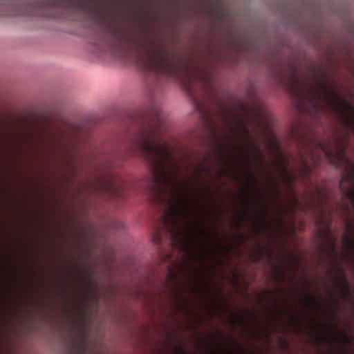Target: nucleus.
I'll return each mask as SVG.
<instances>
[{
  "label": "nucleus",
  "instance_id": "obj_5",
  "mask_svg": "<svg viewBox=\"0 0 354 354\" xmlns=\"http://www.w3.org/2000/svg\"><path fill=\"white\" fill-rule=\"evenodd\" d=\"M279 159L281 162L280 164L281 180L286 185L291 187L293 180L297 178V174L295 171L289 172L286 167L285 163L288 162V160L283 154L279 155Z\"/></svg>",
  "mask_w": 354,
  "mask_h": 354
},
{
  "label": "nucleus",
  "instance_id": "obj_9",
  "mask_svg": "<svg viewBox=\"0 0 354 354\" xmlns=\"http://www.w3.org/2000/svg\"><path fill=\"white\" fill-rule=\"evenodd\" d=\"M205 171V167L203 165H198L193 171V176L195 178L197 185L199 184V180L202 178V175Z\"/></svg>",
  "mask_w": 354,
  "mask_h": 354
},
{
  "label": "nucleus",
  "instance_id": "obj_10",
  "mask_svg": "<svg viewBox=\"0 0 354 354\" xmlns=\"http://www.w3.org/2000/svg\"><path fill=\"white\" fill-rule=\"evenodd\" d=\"M252 150L256 154L257 158H258V160L260 162L261 167L263 168V157L261 154V152L259 148L258 147V146L256 144H252Z\"/></svg>",
  "mask_w": 354,
  "mask_h": 354
},
{
  "label": "nucleus",
  "instance_id": "obj_2",
  "mask_svg": "<svg viewBox=\"0 0 354 354\" xmlns=\"http://www.w3.org/2000/svg\"><path fill=\"white\" fill-rule=\"evenodd\" d=\"M165 130L162 110L153 105L138 124L122 156L123 158L139 156L146 161L151 175L150 194L154 201L166 206L160 217L162 228L170 235L172 245H179L180 250H185L189 245L187 235L182 234L179 219H187L191 202L188 195L176 187L175 177L179 166L168 142L162 138Z\"/></svg>",
  "mask_w": 354,
  "mask_h": 354
},
{
  "label": "nucleus",
  "instance_id": "obj_25",
  "mask_svg": "<svg viewBox=\"0 0 354 354\" xmlns=\"http://www.w3.org/2000/svg\"><path fill=\"white\" fill-rule=\"evenodd\" d=\"M330 342H335V337H331V338L330 339Z\"/></svg>",
  "mask_w": 354,
  "mask_h": 354
},
{
  "label": "nucleus",
  "instance_id": "obj_18",
  "mask_svg": "<svg viewBox=\"0 0 354 354\" xmlns=\"http://www.w3.org/2000/svg\"><path fill=\"white\" fill-rule=\"evenodd\" d=\"M293 203L294 205L295 206V208L301 209L302 207L301 203L298 202L296 199L293 201Z\"/></svg>",
  "mask_w": 354,
  "mask_h": 354
},
{
  "label": "nucleus",
  "instance_id": "obj_1",
  "mask_svg": "<svg viewBox=\"0 0 354 354\" xmlns=\"http://www.w3.org/2000/svg\"><path fill=\"white\" fill-rule=\"evenodd\" d=\"M292 94L299 97H306L318 114L333 113L339 122L342 132H335L327 143L314 139L308 143H304V151L299 149V174L308 178L313 168L308 164L304 155L311 159L313 167L325 160L335 167L342 170L339 187L345 198L354 207V162L346 156V149L348 145V136H354V93L348 92L349 100L342 98L335 90H290ZM308 207L316 212L320 222H325L327 217L331 216L334 212H340L344 217L347 231L354 232V224L348 218L350 213L348 204L337 202L335 206L331 204L327 192L316 186L314 193H310ZM343 245L350 255L354 254V237L345 233L343 235Z\"/></svg>",
  "mask_w": 354,
  "mask_h": 354
},
{
  "label": "nucleus",
  "instance_id": "obj_15",
  "mask_svg": "<svg viewBox=\"0 0 354 354\" xmlns=\"http://www.w3.org/2000/svg\"><path fill=\"white\" fill-rule=\"evenodd\" d=\"M262 254H263V252L261 251V250L258 249V254L253 257L254 261L255 262H257L259 261V258L262 256Z\"/></svg>",
  "mask_w": 354,
  "mask_h": 354
},
{
  "label": "nucleus",
  "instance_id": "obj_22",
  "mask_svg": "<svg viewBox=\"0 0 354 354\" xmlns=\"http://www.w3.org/2000/svg\"><path fill=\"white\" fill-rule=\"evenodd\" d=\"M241 125L243 126V129L244 132H245L247 135H248V134H249L248 129L245 127H244L243 124H241Z\"/></svg>",
  "mask_w": 354,
  "mask_h": 354
},
{
  "label": "nucleus",
  "instance_id": "obj_27",
  "mask_svg": "<svg viewBox=\"0 0 354 354\" xmlns=\"http://www.w3.org/2000/svg\"><path fill=\"white\" fill-rule=\"evenodd\" d=\"M198 196L199 197H202V194H201V193H198Z\"/></svg>",
  "mask_w": 354,
  "mask_h": 354
},
{
  "label": "nucleus",
  "instance_id": "obj_11",
  "mask_svg": "<svg viewBox=\"0 0 354 354\" xmlns=\"http://www.w3.org/2000/svg\"><path fill=\"white\" fill-rule=\"evenodd\" d=\"M265 174H266V177L268 185L272 187V189H274L276 194L278 195L279 192L275 189L276 181L272 178V174L270 173H266Z\"/></svg>",
  "mask_w": 354,
  "mask_h": 354
},
{
  "label": "nucleus",
  "instance_id": "obj_3",
  "mask_svg": "<svg viewBox=\"0 0 354 354\" xmlns=\"http://www.w3.org/2000/svg\"><path fill=\"white\" fill-rule=\"evenodd\" d=\"M104 50L121 59L136 55L147 69L180 81L192 97L195 81L208 86L204 72L185 63L177 53L147 35L138 37L122 28H111L106 32Z\"/></svg>",
  "mask_w": 354,
  "mask_h": 354
},
{
  "label": "nucleus",
  "instance_id": "obj_26",
  "mask_svg": "<svg viewBox=\"0 0 354 354\" xmlns=\"http://www.w3.org/2000/svg\"><path fill=\"white\" fill-rule=\"evenodd\" d=\"M75 3L77 4H81L82 3V2L80 1H79V0L75 1Z\"/></svg>",
  "mask_w": 354,
  "mask_h": 354
},
{
  "label": "nucleus",
  "instance_id": "obj_24",
  "mask_svg": "<svg viewBox=\"0 0 354 354\" xmlns=\"http://www.w3.org/2000/svg\"><path fill=\"white\" fill-rule=\"evenodd\" d=\"M78 354H84V347H82Z\"/></svg>",
  "mask_w": 354,
  "mask_h": 354
},
{
  "label": "nucleus",
  "instance_id": "obj_21",
  "mask_svg": "<svg viewBox=\"0 0 354 354\" xmlns=\"http://www.w3.org/2000/svg\"><path fill=\"white\" fill-rule=\"evenodd\" d=\"M277 280H281L283 278V276L281 273H278L277 276L276 277Z\"/></svg>",
  "mask_w": 354,
  "mask_h": 354
},
{
  "label": "nucleus",
  "instance_id": "obj_13",
  "mask_svg": "<svg viewBox=\"0 0 354 354\" xmlns=\"http://www.w3.org/2000/svg\"><path fill=\"white\" fill-rule=\"evenodd\" d=\"M341 338L344 344H350L351 342L350 337L345 332L341 333Z\"/></svg>",
  "mask_w": 354,
  "mask_h": 354
},
{
  "label": "nucleus",
  "instance_id": "obj_7",
  "mask_svg": "<svg viewBox=\"0 0 354 354\" xmlns=\"http://www.w3.org/2000/svg\"><path fill=\"white\" fill-rule=\"evenodd\" d=\"M165 283L169 286V291L171 294L175 295V286L176 285V275L170 268H168V272L166 275Z\"/></svg>",
  "mask_w": 354,
  "mask_h": 354
},
{
  "label": "nucleus",
  "instance_id": "obj_8",
  "mask_svg": "<svg viewBox=\"0 0 354 354\" xmlns=\"http://www.w3.org/2000/svg\"><path fill=\"white\" fill-rule=\"evenodd\" d=\"M247 172L249 176V182L252 186V189L257 194H259V190L257 185V176L256 174L250 168H248Z\"/></svg>",
  "mask_w": 354,
  "mask_h": 354
},
{
  "label": "nucleus",
  "instance_id": "obj_23",
  "mask_svg": "<svg viewBox=\"0 0 354 354\" xmlns=\"http://www.w3.org/2000/svg\"><path fill=\"white\" fill-rule=\"evenodd\" d=\"M237 223H238V225L239 226H241V224H242V217H240L238 221H237Z\"/></svg>",
  "mask_w": 354,
  "mask_h": 354
},
{
  "label": "nucleus",
  "instance_id": "obj_20",
  "mask_svg": "<svg viewBox=\"0 0 354 354\" xmlns=\"http://www.w3.org/2000/svg\"><path fill=\"white\" fill-rule=\"evenodd\" d=\"M310 299H311L312 303H313V304H317V299H316V298H315L314 296H312V295H310Z\"/></svg>",
  "mask_w": 354,
  "mask_h": 354
},
{
  "label": "nucleus",
  "instance_id": "obj_19",
  "mask_svg": "<svg viewBox=\"0 0 354 354\" xmlns=\"http://www.w3.org/2000/svg\"><path fill=\"white\" fill-rule=\"evenodd\" d=\"M177 354H187L184 351L181 349L180 346L176 348Z\"/></svg>",
  "mask_w": 354,
  "mask_h": 354
},
{
  "label": "nucleus",
  "instance_id": "obj_4",
  "mask_svg": "<svg viewBox=\"0 0 354 354\" xmlns=\"http://www.w3.org/2000/svg\"><path fill=\"white\" fill-rule=\"evenodd\" d=\"M124 184L123 182L118 181L113 176L108 178L99 177L93 189L99 193H106L118 197L122 196V190Z\"/></svg>",
  "mask_w": 354,
  "mask_h": 354
},
{
  "label": "nucleus",
  "instance_id": "obj_28",
  "mask_svg": "<svg viewBox=\"0 0 354 354\" xmlns=\"http://www.w3.org/2000/svg\"><path fill=\"white\" fill-rule=\"evenodd\" d=\"M166 258H169V255L167 254Z\"/></svg>",
  "mask_w": 354,
  "mask_h": 354
},
{
  "label": "nucleus",
  "instance_id": "obj_17",
  "mask_svg": "<svg viewBox=\"0 0 354 354\" xmlns=\"http://www.w3.org/2000/svg\"><path fill=\"white\" fill-rule=\"evenodd\" d=\"M243 155L245 156V158L246 160L247 164L250 165L251 161H250V158L249 157V155L246 152H245V151H243Z\"/></svg>",
  "mask_w": 354,
  "mask_h": 354
},
{
  "label": "nucleus",
  "instance_id": "obj_12",
  "mask_svg": "<svg viewBox=\"0 0 354 354\" xmlns=\"http://www.w3.org/2000/svg\"><path fill=\"white\" fill-rule=\"evenodd\" d=\"M326 232H327V236H328V242L330 243V247L333 250H334L335 241L333 239V237L331 236L329 227L326 228Z\"/></svg>",
  "mask_w": 354,
  "mask_h": 354
},
{
  "label": "nucleus",
  "instance_id": "obj_14",
  "mask_svg": "<svg viewBox=\"0 0 354 354\" xmlns=\"http://www.w3.org/2000/svg\"><path fill=\"white\" fill-rule=\"evenodd\" d=\"M161 239L162 238H161L160 232H159V230H158L154 236V241L157 244H160L161 242Z\"/></svg>",
  "mask_w": 354,
  "mask_h": 354
},
{
  "label": "nucleus",
  "instance_id": "obj_6",
  "mask_svg": "<svg viewBox=\"0 0 354 354\" xmlns=\"http://www.w3.org/2000/svg\"><path fill=\"white\" fill-rule=\"evenodd\" d=\"M338 279L339 281V286L341 288V289L344 292V296L346 299H348L351 297V292H350V287L349 283L348 281V279L344 273V272L342 270L340 272L339 275L338 276Z\"/></svg>",
  "mask_w": 354,
  "mask_h": 354
},
{
  "label": "nucleus",
  "instance_id": "obj_16",
  "mask_svg": "<svg viewBox=\"0 0 354 354\" xmlns=\"http://www.w3.org/2000/svg\"><path fill=\"white\" fill-rule=\"evenodd\" d=\"M266 218V213L263 210H261V213H260V218H259V221H263Z\"/></svg>",
  "mask_w": 354,
  "mask_h": 354
}]
</instances>
